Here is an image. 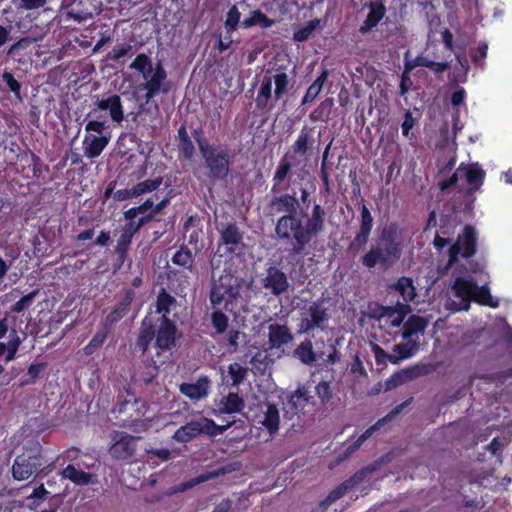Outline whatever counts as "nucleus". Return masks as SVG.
<instances>
[{
	"label": "nucleus",
	"instance_id": "dca6fc26",
	"mask_svg": "<svg viewBox=\"0 0 512 512\" xmlns=\"http://www.w3.org/2000/svg\"><path fill=\"white\" fill-rule=\"evenodd\" d=\"M409 312L410 307L408 305L397 304L395 307H380L374 316L379 321L381 328L389 330L390 328L399 327Z\"/></svg>",
	"mask_w": 512,
	"mask_h": 512
},
{
	"label": "nucleus",
	"instance_id": "a18cd8bd",
	"mask_svg": "<svg viewBox=\"0 0 512 512\" xmlns=\"http://www.w3.org/2000/svg\"><path fill=\"white\" fill-rule=\"evenodd\" d=\"M383 248V252L385 257L389 262L394 261L398 259L401 255V248L398 243L395 242H386L385 244L381 245Z\"/></svg>",
	"mask_w": 512,
	"mask_h": 512
},
{
	"label": "nucleus",
	"instance_id": "37998d69",
	"mask_svg": "<svg viewBox=\"0 0 512 512\" xmlns=\"http://www.w3.org/2000/svg\"><path fill=\"white\" fill-rule=\"evenodd\" d=\"M42 37H23L16 43H14L7 51V55L15 56L20 50L28 48L33 42L41 40Z\"/></svg>",
	"mask_w": 512,
	"mask_h": 512
},
{
	"label": "nucleus",
	"instance_id": "2f4dec72",
	"mask_svg": "<svg viewBox=\"0 0 512 512\" xmlns=\"http://www.w3.org/2000/svg\"><path fill=\"white\" fill-rule=\"evenodd\" d=\"M11 339L7 344L0 342V358L5 355V361L9 362L14 359L19 346V337L15 330L10 334Z\"/></svg>",
	"mask_w": 512,
	"mask_h": 512
},
{
	"label": "nucleus",
	"instance_id": "a211bd4d",
	"mask_svg": "<svg viewBox=\"0 0 512 512\" xmlns=\"http://www.w3.org/2000/svg\"><path fill=\"white\" fill-rule=\"evenodd\" d=\"M268 348L270 350L282 349L292 343L294 336L285 324L272 323L267 327Z\"/></svg>",
	"mask_w": 512,
	"mask_h": 512
},
{
	"label": "nucleus",
	"instance_id": "1a4fd4ad",
	"mask_svg": "<svg viewBox=\"0 0 512 512\" xmlns=\"http://www.w3.org/2000/svg\"><path fill=\"white\" fill-rule=\"evenodd\" d=\"M484 177L485 172L477 164L460 165L448 180L441 183V189L459 184L461 188L475 191L482 185Z\"/></svg>",
	"mask_w": 512,
	"mask_h": 512
},
{
	"label": "nucleus",
	"instance_id": "58836bf2",
	"mask_svg": "<svg viewBox=\"0 0 512 512\" xmlns=\"http://www.w3.org/2000/svg\"><path fill=\"white\" fill-rule=\"evenodd\" d=\"M383 17V11L380 8H372L367 15L364 24L361 26L360 31L365 33L375 27Z\"/></svg>",
	"mask_w": 512,
	"mask_h": 512
},
{
	"label": "nucleus",
	"instance_id": "9b49d317",
	"mask_svg": "<svg viewBox=\"0 0 512 512\" xmlns=\"http://www.w3.org/2000/svg\"><path fill=\"white\" fill-rule=\"evenodd\" d=\"M104 129V122L89 121L86 124V135L83 140V150L86 157H98L109 143L110 135H104Z\"/></svg>",
	"mask_w": 512,
	"mask_h": 512
},
{
	"label": "nucleus",
	"instance_id": "6ab92c4d",
	"mask_svg": "<svg viewBox=\"0 0 512 512\" xmlns=\"http://www.w3.org/2000/svg\"><path fill=\"white\" fill-rule=\"evenodd\" d=\"M144 403L135 398L134 395L128 394L127 397L119 404L118 412L123 415V422L132 425L144 415Z\"/></svg>",
	"mask_w": 512,
	"mask_h": 512
},
{
	"label": "nucleus",
	"instance_id": "c03bdc74",
	"mask_svg": "<svg viewBox=\"0 0 512 512\" xmlns=\"http://www.w3.org/2000/svg\"><path fill=\"white\" fill-rule=\"evenodd\" d=\"M290 168H291L290 162L288 161L287 157H284L280 161V163L276 169V172L274 174V177H273V181L275 182V185H279L286 178Z\"/></svg>",
	"mask_w": 512,
	"mask_h": 512
},
{
	"label": "nucleus",
	"instance_id": "c756f323",
	"mask_svg": "<svg viewBox=\"0 0 512 512\" xmlns=\"http://www.w3.org/2000/svg\"><path fill=\"white\" fill-rule=\"evenodd\" d=\"M169 203V198L165 197L159 201L158 204L154 205V201L152 198L147 199L143 204L137 207V210L144 214L147 211H150V214L147 216V218L144 219V222L146 220L153 219L167 204Z\"/></svg>",
	"mask_w": 512,
	"mask_h": 512
},
{
	"label": "nucleus",
	"instance_id": "7ed1b4c3",
	"mask_svg": "<svg viewBox=\"0 0 512 512\" xmlns=\"http://www.w3.org/2000/svg\"><path fill=\"white\" fill-rule=\"evenodd\" d=\"M130 68L138 71L143 78V83L138 86V89L146 91L144 96L146 104L156 95L169 92L167 73L160 62L154 65L147 55L139 54L130 64Z\"/></svg>",
	"mask_w": 512,
	"mask_h": 512
},
{
	"label": "nucleus",
	"instance_id": "13d9d810",
	"mask_svg": "<svg viewBox=\"0 0 512 512\" xmlns=\"http://www.w3.org/2000/svg\"><path fill=\"white\" fill-rule=\"evenodd\" d=\"M350 373L353 374L357 380L367 377V372L359 357H355L354 361L351 363Z\"/></svg>",
	"mask_w": 512,
	"mask_h": 512
},
{
	"label": "nucleus",
	"instance_id": "8fccbe9b",
	"mask_svg": "<svg viewBox=\"0 0 512 512\" xmlns=\"http://www.w3.org/2000/svg\"><path fill=\"white\" fill-rule=\"evenodd\" d=\"M107 337V333L105 331L97 332L91 341L85 347L86 354H92L96 349H98L105 341Z\"/></svg>",
	"mask_w": 512,
	"mask_h": 512
},
{
	"label": "nucleus",
	"instance_id": "de8ad7c7",
	"mask_svg": "<svg viewBox=\"0 0 512 512\" xmlns=\"http://www.w3.org/2000/svg\"><path fill=\"white\" fill-rule=\"evenodd\" d=\"M240 15L241 14L236 6L230 8L225 21V28L228 32H232L236 28L240 20Z\"/></svg>",
	"mask_w": 512,
	"mask_h": 512
},
{
	"label": "nucleus",
	"instance_id": "4d7b16f0",
	"mask_svg": "<svg viewBox=\"0 0 512 512\" xmlns=\"http://www.w3.org/2000/svg\"><path fill=\"white\" fill-rule=\"evenodd\" d=\"M172 303L173 298L170 295L161 293L157 300V312L164 314L168 313Z\"/></svg>",
	"mask_w": 512,
	"mask_h": 512
},
{
	"label": "nucleus",
	"instance_id": "6e6d98bb",
	"mask_svg": "<svg viewBox=\"0 0 512 512\" xmlns=\"http://www.w3.org/2000/svg\"><path fill=\"white\" fill-rule=\"evenodd\" d=\"M309 136L305 131H301L297 140L295 141L293 148L296 153L304 155L308 149Z\"/></svg>",
	"mask_w": 512,
	"mask_h": 512
},
{
	"label": "nucleus",
	"instance_id": "ddd939ff",
	"mask_svg": "<svg viewBox=\"0 0 512 512\" xmlns=\"http://www.w3.org/2000/svg\"><path fill=\"white\" fill-rule=\"evenodd\" d=\"M250 419L255 425L264 427L270 434H274L279 429L280 414L278 408L268 402L260 403L250 409Z\"/></svg>",
	"mask_w": 512,
	"mask_h": 512
},
{
	"label": "nucleus",
	"instance_id": "f3484780",
	"mask_svg": "<svg viewBox=\"0 0 512 512\" xmlns=\"http://www.w3.org/2000/svg\"><path fill=\"white\" fill-rule=\"evenodd\" d=\"M476 231L471 226H466L461 235L458 236L457 242L450 248V258L448 266H452L457 256L470 257L475 253Z\"/></svg>",
	"mask_w": 512,
	"mask_h": 512
},
{
	"label": "nucleus",
	"instance_id": "3c124183",
	"mask_svg": "<svg viewBox=\"0 0 512 512\" xmlns=\"http://www.w3.org/2000/svg\"><path fill=\"white\" fill-rule=\"evenodd\" d=\"M372 352L374 354L377 364H385L387 359L397 363L398 359L395 356L388 355L380 346L377 344H371Z\"/></svg>",
	"mask_w": 512,
	"mask_h": 512
},
{
	"label": "nucleus",
	"instance_id": "f8f14e48",
	"mask_svg": "<svg viewBox=\"0 0 512 512\" xmlns=\"http://www.w3.org/2000/svg\"><path fill=\"white\" fill-rule=\"evenodd\" d=\"M328 320V313L320 303H312L304 308L300 314L298 332L306 334L315 329H323Z\"/></svg>",
	"mask_w": 512,
	"mask_h": 512
},
{
	"label": "nucleus",
	"instance_id": "bb28decb",
	"mask_svg": "<svg viewBox=\"0 0 512 512\" xmlns=\"http://www.w3.org/2000/svg\"><path fill=\"white\" fill-rule=\"evenodd\" d=\"M362 262L363 265L368 268H372L377 264L389 263V261L384 255L383 248L381 245L372 247L370 251L363 256Z\"/></svg>",
	"mask_w": 512,
	"mask_h": 512
},
{
	"label": "nucleus",
	"instance_id": "2eb2a0df",
	"mask_svg": "<svg viewBox=\"0 0 512 512\" xmlns=\"http://www.w3.org/2000/svg\"><path fill=\"white\" fill-rule=\"evenodd\" d=\"M110 438L109 454L114 459H128L135 453L137 437H133L124 432L114 431Z\"/></svg>",
	"mask_w": 512,
	"mask_h": 512
},
{
	"label": "nucleus",
	"instance_id": "a19ab883",
	"mask_svg": "<svg viewBox=\"0 0 512 512\" xmlns=\"http://www.w3.org/2000/svg\"><path fill=\"white\" fill-rule=\"evenodd\" d=\"M133 294L128 293L124 302H122L112 313L107 317V322L113 323L119 320L127 311L132 301Z\"/></svg>",
	"mask_w": 512,
	"mask_h": 512
},
{
	"label": "nucleus",
	"instance_id": "5701e85b",
	"mask_svg": "<svg viewBox=\"0 0 512 512\" xmlns=\"http://www.w3.org/2000/svg\"><path fill=\"white\" fill-rule=\"evenodd\" d=\"M96 105L100 110H108L114 122L120 123L123 121L124 111L120 96L111 95L108 98L99 100Z\"/></svg>",
	"mask_w": 512,
	"mask_h": 512
},
{
	"label": "nucleus",
	"instance_id": "9d476101",
	"mask_svg": "<svg viewBox=\"0 0 512 512\" xmlns=\"http://www.w3.org/2000/svg\"><path fill=\"white\" fill-rule=\"evenodd\" d=\"M43 465L38 443H34L25 453L14 460L12 474L15 480L24 481L40 471Z\"/></svg>",
	"mask_w": 512,
	"mask_h": 512
},
{
	"label": "nucleus",
	"instance_id": "052dcab7",
	"mask_svg": "<svg viewBox=\"0 0 512 512\" xmlns=\"http://www.w3.org/2000/svg\"><path fill=\"white\" fill-rule=\"evenodd\" d=\"M361 227L360 230L364 232H371L373 217L366 206L362 207L361 211Z\"/></svg>",
	"mask_w": 512,
	"mask_h": 512
},
{
	"label": "nucleus",
	"instance_id": "4c0bfd02",
	"mask_svg": "<svg viewBox=\"0 0 512 512\" xmlns=\"http://www.w3.org/2000/svg\"><path fill=\"white\" fill-rule=\"evenodd\" d=\"M144 224V219H141L138 223L129 222L118 241L119 245H128L134 236V234L140 229V227Z\"/></svg>",
	"mask_w": 512,
	"mask_h": 512
},
{
	"label": "nucleus",
	"instance_id": "4468645a",
	"mask_svg": "<svg viewBox=\"0 0 512 512\" xmlns=\"http://www.w3.org/2000/svg\"><path fill=\"white\" fill-rule=\"evenodd\" d=\"M215 433V423L208 418H200L178 428L173 435V439L179 443H187L200 434L214 435Z\"/></svg>",
	"mask_w": 512,
	"mask_h": 512
},
{
	"label": "nucleus",
	"instance_id": "393cba45",
	"mask_svg": "<svg viewBox=\"0 0 512 512\" xmlns=\"http://www.w3.org/2000/svg\"><path fill=\"white\" fill-rule=\"evenodd\" d=\"M62 478L68 479L76 485H87L92 483V475L68 465L62 472Z\"/></svg>",
	"mask_w": 512,
	"mask_h": 512
},
{
	"label": "nucleus",
	"instance_id": "680f3d73",
	"mask_svg": "<svg viewBox=\"0 0 512 512\" xmlns=\"http://www.w3.org/2000/svg\"><path fill=\"white\" fill-rule=\"evenodd\" d=\"M47 0H19V7L25 10H34L43 7Z\"/></svg>",
	"mask_w": 512,
	"mask_h": 512
},
{
	"label": "nucleus",
	"instance_id": "6e6552de",
	"mask_svg": "<svg viewBox=\"0 0 512 512\" xmlns=\"http://www.w3.org/2000/svg\"><path fill=\"white\" fill-rule=\"evenodd\" d=\"M199 150L212 179H222L228 174L229 155L226 149L203 141L199 142Z\"/></svg>",
	"mask_w": 512,
	"mask_h": 512
},
{
	"label": "nucleus",
	"instance_id": "20e7f679",
	"mask_svg": "<svg viewBox=\"0 0 512 512\" xmlns=\"http://www.w3.org/2000/svg\"><path fill=\"white\" fill-rule=\"evenodd\" d=\"M153 338H155V347L158 354L170 351L176 345V326L164 315L156 330H152L145 319L142 323L137 346L141 348L142 352H145Z\"/></svg>",
	"mask_w": 512,
	"mask_h": 512
},
{
	"label": "nucleus",
	"instance_id": "412c9836",
	"mask_svg": "<svg viewBox=\"0 0 512 512\" xmlns=\"http://www.w3.org/2000/svg\"><path fill=\"white\" fill-rule=\"evenodd\" d=\"M264 287L270 289L274 295H279L288 288L287 277L279 269L271 267L267 270V275L264 279Z\"/></svg>",
	"mask_w": 512,
	"mask_h": 512
},
{
	"label": "nucleus",
	"instance_id": "69168bd1",
	"mask_svg": "<svg viewBox=\"0 0 512 512\" xmlns=\"http://www.w3.org/2000/svg\"><path fill=\"white\" fill-rule=\"evenodd\" d=\"M180 150L184 157L190 158L194 152V147L192 142L189 140L188 137H185L180 142Z\"/></svg>",
	"mask_w": 512,
	"mask_h": 512
},
{
	"label": "nucleus",
	"instance_id": "bf43d9fd",
	"mask_svg": "<svg viewBox=\"0 0 512 512\" xmlns=\"http://www.w3.org/2000/svg\"><path fill=\"white\" fill-rule=\"evenodd\" d=\"M132 49V46L130 44H122L119 46H115L108 54V59L110 60H118L125 55L128 54V52Z\"/></svg>",
	"mask_w": 512,
	"mask_h": 512
},
{
	"label": "nucleus",
	"instance_id": "e2e57ef3",
	"mask_svg": "<svg viewBox=\"0 0 512 512\" xmlns=\"http://www.w3.org/2000/svg\"><path fill=\"white\" fill-rule=\"evenodd\" d=\"M2 77H3V80L5 81L6 85L8 86V88L12 92L19 94L20 84L16 79H14L13 75L9 72H4Z\"/></svg>",
	"mask_w": 512,
	"mask_h": 512
},
{
	"label": "nucleus",
	"instance_id": "b1692460",
	"mask_svg": "<svg viewBox=\"0 0 512 512\" xmlns=\"http://www.w3.org/2000/svg\"><path fill=\"white\" fill-rule=\"evenodd\" d=\"M209 381L206 378L199 379L196 383H184L180 391L192 400H199L208 395Z\"/></svg>",
	"mask_w": 512,
	"mask_h": 512
},
{
	"label": "nucleus",
	"instance_id": "c85d7f7f",
	"mask_svg": "<svg viewBox=\"0 0 512 512\" xmlns=\"http://www.w3.org/2000/svg\"><path fill=\"white\" fill-rule=\"evenodd\" d=\"M327 77H328L327 70L323 71L321 73V75L317 77V79L307 89L306 94L303 97V101H302L303 104L312 102L316 99V97L322 91V88L324 86V83L327 80Z\"/></svg>",
	"mask_w": 512,
	"mask_h": 512
},
{
	"label": "nucleus",
	"instance_id": "09e8293b",
	"mask_svg": "<svg viewBox=\"0 0 512 512\" xmlns=\"http://www.w3.org/2000/svg\"><path fill=\"white\" fill-rule=\"evenodd\" d=\"M412 377L413 375L409 371H403L401 373L394 374L387 380L386 386L388 389L394 388L410 380Z\"/></svg>",
	"mask_w": 512,
	"mask_h": 512
},
{
	"label": "nucleus",
	"instance_id": "4be33fe9",
	"mask_svg": "<svg viewBox=\"0 0 512 512\" xmlns=\"http://www.w3.org/2000/svg\"><path fill=\"white\" fill-rule=\"evenodd\" d=\"M215 412L220 414L239 413L244 408V401L236 393H229L215 400Z\"/></svg>",
	"mask_w": 512,
	"mask_h": 512
},
{
	"label": "nucleus",
	"instance_id": "f257e3e1",
	"mask_svg": "<svg viewBox=\"0 0 512 512\" xmlns=\"http://www.w3.org/2000/svg\"><path fill=\"white\" fill-rule=\"evenodd\" d=\"M324 211L315 205L311 217L303 224L295 215H284L276 223L275 232L279 238L294 240V251L300 252L313 236L324 226Z\"/></svg>",
	"mask_w": 512,
	"mask_h": 512
},
{
	"label": "nucleus",
	"instance_id": "49530a36",
	"mask_svg": "<svg viewBox=\"0 0 512 512\" xmlns=\"http://www.w3.org/2000/svg\"><path fill=\"white\" fill-rule=\"evenodd\" d=\"M225 473H226V471L223 468L217 469V470L212 471V472L203 473V474L199 475L197 478L193 479L191 482L187 483L185 485L184 489L191 488V487H193L196 484H200L202 482L208 481L210 479H213V478H215V477H217L219 475H223Z\"/></svg>",
	"mask_w": 512,
	"mask_h": 512
},
{
	"label": "nucleus",
	"instance_id": "e433bc0d",
	"mask_svg": "<svg viewBox=\"0 0 512 512\" xmlns=\"http://www.w3.org/2000/svg\"><path fill=\"white\" fill-rule=\"evenodd\" d=\"M241 240V234L236 226L229 225L222 232V242L225 245H230V251L234 250V246L238 244Z\"/></svg>",
	"mask_w": 512,
	"mask_h": 512
},
{
	"label": "nucleus",
	"instance_id": "72a5a7b5",
	"mask_svg": "<svg viewBox=\"0 0 512 512\" xmlns=\"http://www.w3.org/2000/svg\"><path fill=\"white\" fill-rule=\"evenodd\" d=\"M162 184V178L157 177L155 179H147L145 181L139 182L135 186L132 187V194H135V197H139L146 193H151L155 191Z\"/></svg>",
	"mask_w": 512,
	"mask_h": 512
},
{
	"label": "nucleus",
	"instance_id": "a878e982",
	"mask_svg": "<svg viewBox=\"0 0 512 512\" xmlns=\"http://www.w3.org/2000/svg\"><path fill=\"white\" fill-rule=\"evenodd\" d=\"M273 207L277 212H286L289 215H294L299 206L298 200L291 195H282L278 198H275L272 201Z\"/></svg>",
	"mask_w": 512,
	"mask_h": 512
},
{
	"label": "nucleus",
	"instance_id": "864d4df0",
	"mask_svg": "<svg viewBox=\"0 0 512 512\" xmlns=\"http://www.w3.org/2000/svg\"><path fill=\"white\" fill-rule=\"evenodd\" d=\"M174 264L189 267L192 263V254L189 250L181 249L172 258Z\"/></svg>",
	"mask_w": 512,
	"mask_h": 512
},
{
	"label": "nucleus",
	"instance_id": "f704fd0d",
	"mask_svg": "<svg viewBox=\"0 0 512 512\" xmlns=\"http://www.w3.org/2000/svg\"><path fill=\"white\" fill-rule=\"evenodd\" d=\"M242 25L246 28L252 27L254 25H259L263 28H268L273 25V21L270 20L265 14H263L259 10H255L251 13V16L249 18L243 20Z\"/></svg>",
	"mask_w": 512,
	"mask_h": 512
},
{
	"label": "nucleus",
	"instance_id": "0eeeda50",
	"mask_svg": "<svg viewBox=\"0 0 512 512\" xmlns=\"http://www.w3.org/2000/svg\"><path fill=\"white\" fill-rule=\"evenodd\" d=\"M241 287V279L225 272L213 281L210 301L213 305H220L224 302L227 307L240 296Z\"/></svg>",
	"mask_w": 512,
	"mask_h": 512
},
{
	"label": "nucleus",
	"instance_id": "603ef678",
	"mask_svg": "<svg viewBox=\"0 0 512 512\" xmlns=\"http://www.w3.org/2000/svg\"><path fill=\"white\" fill-rule=\"evenodd\" d=\"M228 373L232 379L233 385H238L245 377L246 370L237 363L229 365Z\"/></svg>",
	"mask_w": 512,
	"mask_h": 512
},
{
	"label": "nucleus",
	"instance_id": "f03ea898",
	"mask_svg": "<svg viewBox=\"0 0 512 512\" xmlns=\"http://www.w3.org/2000/svg\"><path fill=\"white\" fill-rule=\"evenodd\" d=\"M450 295L445 307L452 312L469 310L471 301L492 308L499 306V301L492 297L489 288L486 285L478 286L470 276H457L450 287Z\"/></svg>",
	"mask_w": 512,
	"mask_h": 512
},
{
	"label": "nucleus",
	"instance_id": "cd10ccee",
	"mask_svg": "<svg viewBox=\"0 0 512 512\" xmlns=\"http://www.w3.org/2000/svg\"><path fill=\"white\" fill-rule=\"evenodd\" d=\"M395 289L406 302L413 301L416 297V289L411 278L401 277L395 284Z\"/></svg>",
	"mask_w": 512,
	"mask_h": 512
},
{
	"label": "nucleus",
	"instance_id": "5fc2aeb1",
	"mask_svg": "<svg viewBox=\"0 0 512 512\" xmlns=\"http://www.w3.org/2000/svg\"><path fill=\"white\" fill-rule=\"evenodd\" d=\"M213 327L219 333H223L228 326V317L220 311H216L212 314Z\"/></svg>",
	"mask_w": 512,
	"mask_h": 512
},
{
	"label": "nucleus",
	"instance_id": "aec40b11",
	"mask_svg": "<svg viewBox=\"0 0 512 512\" xmlns=\"http://www.w3.org/2000/svg\"><path fill=\"white\" fill-rule=\"evenodd\" d=\"M372 472L371 469L366 468L359 472H357L354 476H352L349 480L342 483L340 486L332 490L329 495L323 500L320 505L324 508L330 506L332 503L341 498L347 490L353 488L355 485L361 483L365 478L369 476Z\"/></svg>",
	"mask_w": 512,
	"mask_h": 512
},
{
	"label": "nucleus",
	"instance_id": "774afa93",
	"mask_svg": "<svg viewBox=\"0 0 512 512\" xmlns=\"http://www.w3.org/2000/svg\"><path fill=\"white\" fill-rule=\"evenodd\" d=\"M465 90L463 88H459L456 90L451 97V102L454 106H459L464 102L465 99Z\"/></svg>",
	"mask_w": 512,
	"mask_h": 512
},
{
	"label": "nucleus",
	"instance_id": "79ce46f5",
	"mask_svg": "<svg viewBox=\"0 0 512 512\" xmlns=\"http://www.w3.org/2000/svg\"><path fill=\"white\" fill-rule=\"evenodd\" d=\"M37 295H38V290H34V291L30 292L29 294L23 296L20 300H18L11 307V311L20 313V312L28 309L32 305V303Z\"/></svg>",
	"mask_w": 512,
	"mask_h": 512
},
{
	"label": "nucleus",
	"instance_id": "7c9ffc66",
	"mask_svg": "<svg viewBox=\"0 0 512 512\" xmlns=\"http://www.w3.org/2000/svg\"><path fill=\"white\" fill-rule=\"evenodd\" d=\"M295 355L304 364L311 365L317 361V356L313 351L311 341H304L299 344L295 350Z\"/></svg>",
	"mask_w": 512,
	"mask_h": 512
},
{
	"label": "nucleus",
	"instance_id": "473e14b6",
	"mask_svg": "<svg viewBox=\"0 0 512 512\" xmlns=\"http://www.w3.org/2000/svg\"><path fill=\"white\" fill-rule=\"evenodd\" d=\"M309 400L310 396L308 392L303 388H299L290 396L288 404L294 408L295 413H300L304 411Z\"/></svg>",
	"mask_w": 512,
	"mask_h": 512
},
{
	"label": "nucleus",
	"instance_id": "338daca9",
	"mask_svg": "<svg viewBox=\"0 0 512 512\" xmlns=\"http://www.w3.org/2000/svg\"><path fill=\"white\" fill-rule=\"evenodd\" d=\"M414 125V119L412 115L407 112L405 114L404 121L402 123V133L407 136Z\"/></svg>",
	"mask_w": 512,
	"mask_h": 512
},
{
	"label": "nucleus",
	"instance_id": "39448f33",
	"mask_svg": "<svg viewBox=\"0 0 512 512\" xmlns=\"http://www.w3.org/2000/svg\"><path fill=\"white\" fill-rule=\"evenodd\" d=\"M427 322L420 316H411L403 325V342L394 346L399 359H407L415 355L419 349L420 337L424 334Z\"/></svg>",
	"mask_w": 512,
	"mask_h": 512
},
{
	"label": "nucleus",
	"instance_id": "c9c22d12",
	"mask_svg": "<svg viewBox=\"0 0 512 512\" xmlns=\"http://www.w3.org/2000/svg\"><path fill=\"white\" fill-rule=\"evenodd\" d=\"M320 21L317 19H314L312 21H309L305 25L298 28L294 35L293 39L297 42H303L306 41L311 34L315 31V29L319 26Z\"/></svg>",
	"mask_w": 512,
	"mask_h": 512
},
{
	"label": "nucleus",
	"instance_id": "ea45409f",
	"mask_svg": "<svg viewBox=\"0 0 512 512\" xmlns=\"http://www.w3.org/2000/svg\"><path fill=\"white\" fill-rule=\"evenodd\" d=\"M384 422L383 420H379L376 424L368 428L362 435H360L357 440L348 447L347 456L355 452L371 435L374 431L378 429V427Z\"/></svg>",
	"mask_w": 512,
	"mask_h": 512
},
{
	"label": "nucleus",
	"instance_id": "423d86ee",
	"mask_svg": "<svg viewBox=\"0 0 512 512\" xmlns=\"http://www.w3.org/2000/svg\"><path fill=\"white\" fill-rule=\"evenodd\" d=\"M288 83L286 73L279 70L267 71L262 78L257 94V107L260 109L266 108L273 96L276 100L282 98L287 91Z\"/></svg>",
	"mask_w": 512,
	"mask_h": 512
},
{
	"label": "nucleus",
	"instance_id": "0e129e2a",
	"mask_svg": "<svg viewBox=\"0 0 512 512\" xmlns=\"http://www.w3.org/2000/svg\"><path fill=\"white\" fill-rule=\"evenodd\" d=\"M316 393L323 401L328 400L331 396L329 384L324 381L318 383V385L316 386Z\"/></svg>",
	"mask_w": 512,
	"mask_h": 512
}]
</instances>
